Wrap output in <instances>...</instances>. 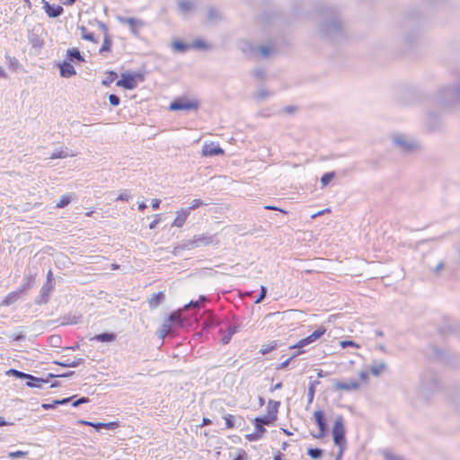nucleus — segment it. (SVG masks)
Segmentation results:
<instances>
[{
	"label": "nucleus",
	"mask_w": 460,
	"mask_h": 460,
	"mask_svg": "<svg viewBox=\"0 0 460 460\" xmlns=\"http://www.w3.org/2000/svg\"><path fill=\"white\" fill-rule=\"evenodd\" d=\"M219 243L220 240L217 234L202 233L200 234H195L190 240H189L186 247L191 249L208 245L217 246Z\"/></svg>",
	"instance_id": "f257e3e1"
},
{
	"label": "nucleus",
	"mask_w": 460,
	"mask_h": 460,
	"mask_svg": "<svg viewBox=\"0 0 460 460\" xmlns=\"http://www.w3.org/2000/svg\"><path fill=\"white\" fill-rule=\"evenodd\" d=\"M144 81L145 75L143 73H123L121 78L116 82V85L127 90H133L137 87L138 83Z\"/></svg>",
	"instance_id": "f03ea898"
},
{
	"label": "nucleus",
	"mask_w": 460,
	"mask_h": 460,
	"mask_svg": "<svg viewBox=\"0 0 460 460\" xmlns=\"http://www.w3.org/2000/svg\"><path fill=\"white\" fill-rule=\"evenodd\" d=\"M321 34L330 40H335L341 35V24L337 17L324 22L321 26Z\"/></svg>",
	"instance_id": "7ed1b4c3"
},
{
	"label": "nucleus",
	"mask_w": 460,
	"mask_h": 460,
	"mask_svg": "<svg viewBox=\"0 0 460 460\" xmlns=\"http://www.w3.org/2000/svg\"><path fill=\"white\" fill-rule=\"evenodd\" d=\"M333 442L340 448L345 447V427L344 419L341 415L336 417L332 429Z\"/></svg>",
	"instance_id": "20e7f679"
},
{
	"label": "nucleus",
	"mask_w": 460,
	"mask_h": 460,
	"mask_svg": "<svg viewBox=\"0 0 460 460\" xmlns=\"http://www.w3.org/2000/svg\"><path fill=\"white\" fill-rule=\"evenodd\" d=\"M242 50L252 55L260 54L263 58H268L274 51L271 46H253L250 42H244Z\"/></svg>",
	"instance_id": "39448f33"
},
{
	"label": "nucleus",
	"mask_w": 460,
	"mask_h": 460,
	"mask_svg": "<svg viewBox=\"0 0 460 460\" xmlns=\"http://www.w3.org/2000/svg\"><path fill=\"white\" fill-rule=\"evenodd\" d=\"M199 108V102L196 100L176 99L170 104L171 111H190Z\"/></svg>",
	"instance_id": "423d86ee"
},
{
	"label": "nucleus",
	"mask_w": 460,
	"mask_h": 460,
	"mask_svg": "<svg viewBox=\"0 0 460 460\" xmlns=\"http://www.w3.org/2000/svg\"><path fill=\"white\" fill-rule=\"evenodd\" d=\"M326 332V329L323 326L319 327L316 331H314L312 334L300 340L296 344L290 347V349H301L308 344L315 341L320 339Z\"/></svg>",
	"instance_id": "0eeeda50"
},
{
	"label": "nucleus",
	"mask_w": 460,
	"mask_h": 460,
	"mask_svg": "<svg viewBox=\"0 0 460 460\" xmlns=\"http://www.w3.org/2000/svg\"><path fill=\"white\" fill-rule=\"evenodd\" d=\"M43 29L40 26H35L29 31L28 40L32 48L40 49L44 45V40L41 37Z\"/></svg>",
	"instance_id": "6e6552de"
},
{
	"label": "nucleus",
	"mask_w": 460,
	"mask_h": 460,
	"mask_svg": "<svg viewBox=\"0 0 460 460\" xmlns=\"http://www.w3.org/2000/svg\"><path fill=\"white\" fill-rule=\"evenodd\" d=\"M53 289V281L48 278L44 285L41 287L40 295L35 298L36 305H44L49 301L50 292Z\"/></svg>",
	"instance_id": "1a4fd4ad"
},
{
	"label": "nucleus",
	"mask_w": 460,
	"mask_h": 460,
	"mask_svg": "<svg viewBox=\"0 0 460 460\" xmlns=\"http://www.w3.org/2000/svg\"><path fill=\"white\" fill-rule=\"evenodd\" d=\"M55 376H57L52 373L48 374L46 378L37 377L29 374L26 385L31 388L43 389L44 385H48L49 383V380Z\"/></svg>",
	"instance_id": "9d476101"
},
{
	"label": "nucleus",
	"mask_w": 460,
	"mask_h": 460,
	"mask_svg": "<svg viewBox=\"0 0 460 460\" xmlns=\"http://www.w3.org/2000/svg\"><path fill=\"white\" fill-rule=\"evenodd\" d=\"M443 101L446 104H452L460 102V84L454 88H447L441 92Z\"/></svg>",
	"instance_id": "9b49d317"
},
{
	"label": "nucleus",
	"mask_w": 460,
	"mask_h": 460,
	"mask_svg": "<svg viewBox=\"0 0 460 460\" xmlns=\"http://www.w3.org/2000/svg\"><path fill=\"white\" fill-rule=\"evenodd\" d=\"M393 141L403 152H410L417 146L413 141L408 140L402 135L394 136Z\"/></svg>",
	"instance_id": "f8f14e48"
},
{
	"label": "nucleus",
	"mask_w": 460,
	"mask_h": 460,
	"mask_svg": "<svg viewBox=\"0 0 460 460\" xmlns=\"http://www.w3.org/2000/svg\"><path fill=\"white\" fill-rule=\"evenodd\" d=\"M201 154L203 156L211 157L224 154V150L215 143L205 144L202 146Z\"/></svg>",
	"instance_id": "ddd939ff"
},
{
	"label": "nucleus",
	"mask_w": 460,
	"mask_h": 460,
	"mask_svg": "<svg viewBox=\"0 0 460 460\" xmlns=\"http://www.w3.org/2000/svg\"><path fill=\"white\" fill-rule=\"evenodd\" d=\"M314 416L315 422L318 425L319 430H320L317 435H314V437L316 438H322L325 436L326 428H327L325 420H324V413L323 411H314Z\"/></svg>",
	"instance_id": "4468645a"
},
{
	"label": "nucleus",
	"mask_w": 460,
	"mask_h": 460,
	"mask_svg": "<svg viewBox=\"0 0 460 460\" xmlns=\"http://www.w3.org/2000/svg\"><path fill=\"white\" fill-rule=\"evenodd\" d=\"M41 2L43 4V9L50 18H57L60 16L64 12V9L61 5H52L46 0H41Z\"/></svg>",
	"instance_id": "2eb2a0df"
},
{
	"label": "nucleus",
	"mask_w": 460,
	"mask_h": 460,
	"mask_svg": "<svg viewBox=\"0 0 460 460\" xmlns=\"http://www.w3.org/2000/svg\"><path fill=\"white\" fill-rule=\"evenodd\" d=\"M66 60L70 63H84L85 61L84 56L81 54L78 49L71 48L66 50Z\"/></svg>",
	"instance_id": "dca6fc26"
},
{
	"label": "nucleus",
	"mask_w": 460,
	"mask_h": 460,
	"mask_svg": "<svg viewBox=\"0 0 460 460\" xmlns=\"http://www.w3.org/2000/svg\"><path fill=\"white\" fill-rule=\"evenodd\" d=\"M58 67L60 75L62 77L69 78L76 74L75 66L72 65V63L68 62L66 59H64L63 62L58 64Z\"/></svg>",
	"instance_id": "f3484780"
},
{
	"label": "nucleus",
	"mask_w": 460,
	"mask_h": 460,
	"mask_svg": "<svg viewBox=\"0 0 460 460\" xmlns=\"http://www.w3.org/2000/svg\"><path fill=\"white\" fill-rule=\"evenodd\" d=\"M119 21L123 24H128L134 34L137 33V28L144 26V22L140 19L134 17H119Z\"/></svg>",
	"instance_id": "a211bd4d"
},
{
	"label": "nucleus",
	"mask_w": 460,
	"mask_h": 460,
	"mask_svg": "<svg viewBox=\"0 0 460 460\" xmlns=\"http://www.w3.org/2000/svg\"><path fill=\"white\" fill-rule=\"evenodd\" d=\"M167 320L172 323V326L174 329H179L184 326V322L186 318L182 317L181 311L179 310L172 313Z\"/></svg>",
	"instance_id": "6ab92c4d"
},
{
	"label": "nucleus",
	"mask_w": 460,
	"mask_h": 460,
	"mask_svg": "<svg viewBox=\"0 0 460 460\" xmlns=\"http://www.w3.org/2000/svg\"><path fill=\"white\" fill-rule=\"evenodd\" d=\"M277 419L266 414L262 417H257L254 419V426L258 428L261 431H266L264 425H270L273 423Z\"/></svg>",
	"instance_id": "aec40b11"
},
{
	"label": "nucleus",
	"mask_w": 460,
	"mask_h": 460,
	"mask_svg": "<svg viewBox=\"0 0 460 460\" xmlns=\"http://www.w3.org/2000/svg\"><path fill=\"white\" fill-rule=\"evenodd\" d=\"M101 26L104 32V40H103L102 45L99 49V53L101 55H103L105 52H109L111 50V47L112 45V40L108 34V28L106 27V25L102 23Z\"/></svg>",
	"instance_id": "412c9836"
},
{
	"label": "nucleus",
	"mask_w": 460,
	"mask_h": 460,
	"mask_svg": "<svg viewBox=\"0 0 460 460\" xmlns=\"http://www.w3.org/2000/svg\"><path fill=\"white\" fill-rule=\"evenodd\" d=\"M190 216L189 211L186 208H181L176 212V217L173 220L172 226L181 227L186 222Z\"/></svg>",
	"instance_id": "4be33fe9"
},
{
	"label": "nucleus",
	"mask_w": 460,
	"mask_h": 460,
	"mask_svg": "<svg viewBox=\"0 0 460 460\" xmlns=\"http://www.w3.org/2000/svg\"><path fill=\"white\" fill-rule=\"evenodd\" d=\"M334 386L337 390H345V391H350V390H357L359 388V384L356 380H352L350 382H336L334 384Z\"/></svg>",
	"instance_id": "5701e85b"
},
{
	"label": "nucleus",
	"mask_w": 460,
	"mask_h": 460,
	"mask_svg": "<svg viewBox=\"0 0 460 460\" xmlns=\"http://www.w3.org/2000/svg\"><path fill=\"white\" fill-rule=\"evenodd\" d=\"M82 361H83V358H60V360L55 361V363L61 367H77Z\"/></svg>",
	"instance_id": "b1692460"
},
{
	"label": "nucleus",
	"mask_w": 460,
	"mask_h": 460,
	"mask_svg": "<svg viewBox=\"0 0 460 460\" xmlns=\"http://www.w3.org/2000/svg\"><path fill=\"white\" fill-rule=\"evenodd\" d=\"M34 283H35L34 276L31 274H29L25 277L24 283L19 288L14 290V292H17L18 296H21V295L22 293H24L26 290H29L30 288H31V287L34 285Z\"/></svg>",
	"instance_id": "393cba45"
},
{
	"label": "nucleus",
	"mask_w": 460,
	"mask_h": 460,
	"mask_svg": "<svg viewBox=\"0 0 460 460\" xmlns=\"http://www.w3.org/2000/svg\"><path fill=\"white\" fill-rule=\"evenodd\" d=\"M178 7L182 14H188L195 8V4L189 0H181L178 2Z\"/></svg>",
	"instance_id": "a878e982"
},
{
	"label": "nucleus",
	"mask_w": 460,
	"mask_h": 460,
	"mask_svg": "<svg viewBox=\"0 0 460 460\" xmlns=\"http://www.w3.org/2000/svg\"><path fill=\"white\" fill-rule=\"evenodd\" d=\"M165 299V295L164 292H158L154 294L153 296L148 300L149 306L151 308H156L159 305H161Z\"/></svg>",
	"instance_id": "bb28decb"
},
{
	"label": "nucleus",
	"mask_w": 460,
	"mask_h": 460,
	"mask_svg": "<svg viewBox=\"0 0 460 460\" xmlns=\"http://www.w3.org/2000/svg\"><path fill=\"white\" fill-rule=\"evenodd\" d=\"M280 402L270 400L267 405V414L277 419Z\"/></svg>",
	"instance_id": "cd10ccee"
},
{
	"label": "nucleus",
	"mask_w": 460,
	"mask_h": 460,
	"mask_svg": "<svg viewBox=\"0 0 460 460\" xmlns=\"http://www.w3.org/2000/svg\"><path fill=\"white\" fill-rule=\"evenodd\" d=\"M91 341H96L100 342H111L116 340V335L113 333H102L95 335L90 339Z\"/></svg>",
	"instance_id": "c85d7f7f"
},
{
	"label": "nucleus",
	"mask_w": 460,
	"mask_h": 460,
	"mask_svg": "<svg viewBox=\"0 0 460 460\" xmlns=\"http://www.w3.org/2000/svg\"><path fill=\"white\" fill-rule=\"evenodd\" d=\"M174 328L172 326V323L166 320L159 331V337L164 339L167 335L172 334Z\"/></svg>",
	"instance_id": "c756f323"
},
{
	"label": "nucleus",
	"mask_w": 460,
	"mask_h": 460,
	"mask_svg": "<svg viewBox=\"0 0 460 460\" xmlns=\"http://www.w3.org/2000/svg\"><path fill=\"white\" fill-rule=\"evenodd\" d=\"M19 298H20V296H18L17 292H14V291L10 292L7 296H5L4 297L0 305H4V306L11 305L14 304L16 301H18Z\"/></svg>",
	"instance_id": "7c9ffc66"
},
{
	"label": "nucleus",
	"mask_w": 460,
	"mask_h": 460,
	"mask_svg": "<svg viewBox=\"0 0 460 460\" xmlns=\"http://www.w3.org/2000/svg\"><path fill=\"white\" fill-rule=\"evenodd\" d=\"M238 332V326L236 325H229L226 329V333L222 338V342L224 344H227L232 336Z\"/></svg>",
	"instance_id": "2f4dec72"
},
{
	"label": "nucleus",
	"mask_w": 460,
	"mask_h": 460,
	"mask_svg": "<svg viewBox=\"0 0 460 460\" xmlns=\"http://www.w3.org/2000/svg\"><path fill=\"white\" fill-rule=\"evenodd\" d=\"M319 384H320V382L317 380L312 381L309 383L308 391H307V400H308L309 404L312 403L314 401V394H315V387Z\"/></svg>",
	"instance_id": "473e14b6"
},
{
	"label": "nucleus",
	"mask_w": 460,
	"mask_h": 460,
	"mask_svg": "<svg viewBox=\"0 0 460 460\" xmlns=\"http://www.w3.org/2000/svg\"><path fill=\"white\" fill-rule=\"evenodd\" d=\"M118 78V74L114 71H108L105 74V77L102 79V84L105 86H109Z\"/></svg>",
	"instance_id": "72a5a7b5"
},
{
	"label": "nucleus",
	"mask_w": 460,
	"mask_h": 460,
	"mask_svg": "<svg viewBox=\"0 0 460 460\" xmlns=\"http://www.w3.org/2000/svg\"><path fill=\"white\" fill-rule=\"evenodd\" d=\"M385 368H386L385 363L379 362V363L373 364L370 367V371L374 376H378Z\"/></svg>",
	"instance_id": "f704fd0d"
},
{
	"label": "nucleus",
	"mask_w": 460,
	"mask_h": 460,
	"mask_svg": "<svg viewBox=\"0 0 460 460\" xmlns=\"http://www.w3.org/2000/svg\"><path fill=\"white\" fill-rule=\"evenodd\" d=\"M5 374L10 376H14L19 379H26V380L29 376V374L22 372V371L14 369V368H10L9 370L6 371Z\"/></svg>",
	"instance_id": "c9c22d12"
},
{
	"label": "nucleus",
	"mask_w": 460,
	"mask_h": 460,
	"mask_svg": "<svg viewBox=\"0 0 460 460\" xmlns=\"http://www.w3.org/2000/svg\"><path fill=\"white\" fill-rule=\"evenodd\" d=\"M266 431H261L258 428H255V431L245 436L248 441H257L263 437Z\"/></svg>",
	"instance_id": "e433bc0d"
},
{
	"label": "nucleus",
	"mask_w": 460,
	"mask_h": 460,
	"mask_svg": "<svg viewBox=\"0 0 460 460\" xmlns=\"http://www.w3.org/2000/svg\"><path fill=\"white\" fill-rule=\"evenodd\" d=\"M208 299L206 296H201L199 300L197 301H190L188 305L184 306V309L188 308H198L199 309L203 303L206 302Z\"/></svg>",
	"instance_id": "4c0bfd02"
},
{
	"label": "nucleus",
	"mask_w": 460,
	"mask_h": 460,
	"mask_svg": "<svg viewBox=\"0 0 460 460\" xmlns=\"http://www.w3.org/2000/svg\"><path fill=\"white\" fill-rule=\"evenodd\" d=\"M208 204L207 203H204L201 199H193L190 206L188 207V208H185L189 213L190 214V212L199 207H202V206H207Z\"/></svg>",
	"instance_id": "58836bf2"
},
{
	"label": "nucleus",
	"mask_w": 460,
	"mask_h": 460,
	"mask_svg": "<svg viewBox=\"0 0 460 460\" xmlns=\"http://www.w3.org/2000/svg\"><path fill=\"white\" fill-rule=\"evenodd\" d=\"M102 261H104L106 264H108L104 257L100 255H88V264H98Z\"/></svg>",
	"instance_id": "ea45409f"
},
{
	"label": "nucleus",
	"mask_w": 460,
	"mask_h": 460,
	"mask_svg": "<svg viewBox=\"0 0 460 460\" xmlns=\"http://www.w3.org/2000/svg\"><path fill=\"white\" fill-rule=\"evenodd\" d=\"M335 176L334 172H327L323 174L321 178V183L324 187L326 186Z\"/></svg>",
	"instance_id": "a19ab883"
},
{
	"label": "nucleus",
	"mask_w": 460,
	"mask_h": 460,
	"mask_svg": "<svg viewBox=\"0 0 460 460\" xmlns=\"http://www.w3.org/2000/svg\"><path fill=\"white\" fill-rule=\"evenodd\" d=\"M383 456L385 460H404L402 456L394 455L389 450H385Z\"/></svg>",
	"instance_id": "79ce46f5"
},
{
	"label": "nucleus",
	"mask_w": 460,
	"mask_h": 460,
	"mask_svg": "<svg viewBox=\"0 0 460 460\" xmlns=\"http://www.w3.org/2000/svg\"><path fill=\"white\" fill-rule=\"evenodd\" d=\"M70 198L67 195H63L60 199L57 202V208H65L70 203Z\"/></svg>",
	"instance_id": "37998d69"
},
{
	"label": "nucleus",
	"mask_w": 460,
	"mask_h": 460,
	"mask_svg": "<svg viewBox=\"0 0 460 460\" xmlns=\"http://www.w3.org/2000/svg\"><path fill=\"white\" fill-rule=\"evenodd\" d=\"M172 47L174 49L179 50L181 52L186 51L189 48L187 44L178 40L172 43Z\"/></svg>",
	"instance_id": "c03bdc74"
},
{
	"label": "nucleus",
	"mask_w": 460,
	"mask_h": 460,
	"mask_svg": "<svg viewBox=\"0 0 460 460\" xmlns=\"http://www.w3.org/2000/svg\"><path fill=\"white\" fill-rule=\"evenodd\" d=\"M226 420V426L227 429H233L234 427L235 417L231 414H227L224 417Z\"/></svg>",
	"instance_id": "a18cd8bd"
},
{
	"label": "nucleus",
	"mask_w": 460,
	"mask_h": 460,
	"mask_svg": "<svg viewBox=\"0 0 460 460\" xmlns=\"http://www.w3.org/2000/svg\"><path fill=\"white\" fill-rule=\"evenodd\" d=\"M307 454L312 458H319L323 455V450L319 448H309Z\"/></svg>",
	"instance_id": "49530a36"
},
{
	"label": "nucleus",
	"mask_w": 460,
	"mask_h": 460,
	"mask_svg": "<svg viewBox=\"0 0 460 460\" xmlns=\"http://www.w3.org/2000/svg\"><path fill=\"white\" fill-rule=\"evenodd\" d=\"M271 94L272 93L270 92H269L268 90H266L264 88H261L258 91L257 99L258 100H264V99L270 97Z\"/></svg>",
	"instance_id": "de8ad7c7"
},
{
	"label": "nucleus",
	"mask_w": 460,
	"mask_h": 460,
	"mask_svg": "<svg viewBox=\"0 0 460 460\" xmlns=\"http://www.w3.org/2000/svg\"><path fill=\"white\" fill-rule=\"evenodd\" d=\"M67 156V153L66 151H55L49 155V159H58V158H65Z\"/></svg>",
	"instance_id": "09e8293b"
},
{
	"label": "nucleus",
	"mask_w": 460,
	"mask_h": 460,
	"mask_svg": "<svg viewBox=\"0 0 460 460\" xmlns=\"http://www.w3.org/2000/svg\"><path fill=\"white\" fill-rule=\"evenodd\" d=\"M131 199V195L129 193L128 190H124L122 193H120L116 200H120V201H128L129 199Z\"/></svg>",
	"instance_id": "8fccbe9b"
},
{
	"label": "nucleus",
	"mask_w": 460,
	"mask_h": 460,
	"mask_svg": "<svg viewBox=\"0 0 460 460\" xmlns=\"http://www.w3.org/2000/svg\"><path fill=\"white\" fill-rule=\"evenodd\" d=\"M109 102H110L111 106H118L120 103V99L116 94H110Z\"/></svg>",
	"instance_id": "3c124183"
},
{
	"label": "nucleus",
	"mask_w": 460,
	"mask_h": 460,
	"mask_svg": "<svg viewBox=\"0 0 460 460\" xmlns=\"http://www.w3.org/2000/svg\"><path fill=\"white\" fill-rule=\"evenodd\" d=\"M28 455V452L26 451H15L9 453L8 456L10 458H19V457H24Z\"/></svg>",
	"instance_id": "603ef678"
},
{
	"label": "nucleus",
	"mask_w": 460,
	"mask_h": 460,
	"mask_svg": "<svg viewBox=\"0 0 460 460\" xmlns=\"http://www.w3.org/2000/svg\"><path fill=\"white\" fill-rule=\"evenodd\" d=\"M301 352H297V353H295L293 354L291 357H289L287 360L283 361L278 367L277 369H283L285 367H287L289 364V362L294 358H296L298 354H300Z\"/></svg>",
	"instance_id": "864d4df0"
},
{
	"label": "nucleus",
	"mask_w": 460,
	"mask_h": 460,
	"mask_svg": "<svg viewBox=\"0 0 460 460\" xmlns=\"http://www.w3.org/2000/svg\"><path fill=\"white\" fill-rule=\"evenodd\" d=\"M267 294V288L264 286L261 287V293L259 294V296L255 299V304L261 303Z\"/></svg>",
	"instance_id": "5fc2aeb1"
},
{
	"label": "nucleus",
	"mask_w": 460,
	"mask_h": 460,
	"mask_svg": "<svg viewBox=\"0 0 460 460\" xmlns=\"http://www.w3.org/2000/svg\"><path fill=\"white\" fill-rule=\"evenodd\" d=\"M276 347H277V343H276V341H274V344H270V345H267V346L263 347L261 349V352L263 355L268 354L270 351H272Z\"/></svg>",
	"instance_id": "6e6d98bb"
},
{
	"label": "nucleus",
	"mask_w": 460,
	"mask_h": 460,
	"mask_svg": "<svg viewBox=\"0 0 460 460\" xmlns=\"http://www.w3.org/2000/svg\"><path fill=\"white\" fill-rule=\"evenodd\" d=\"M253 75L258 80H263L265 78V72L262 68L255 69Z\"/></svg>",
	"instance_id": "4d7b16f0"
},
{
	"label": "nucleus",
	"mask_w": 460,
	"mask_h": 460,
	"mask_svg": "<svg viewBox=\"0 0 460 460\" xmlns=\"http://www.w3.org/2000/svg\"><path fill=\"white\" fill-rule=\"evenodd\" d=\"M193 47L196 49H208L207 43L201 40H196L193 42Z\"/></svg>",
	"instance_id": "13d9d810"
},
{
	"label": "nucleus",
	"mask_w": 460,
	"mask_h": 460,
	"mask_svg": "<svg viewBox=\"0 0 460 460\" xmlns=\"http://www.w3.org/2000/svg\"><path fill=\"white\" fill-rule=\"evenodd\" d=\"M218 17V12L217 10L214 9V8H211L208 10V19L209 21H212V20H215Z\"/></svg>",
	"instance_id": "bf43d9fd"
},
{
	"label": "nucleus",
	"mask_w": 460,
	"mask_h": 460,
	"mask_svg": "<svg viewBox=\"0 0 460 460\" xmlns=\"http://www.w3.org/2000/svg\"><path fill=\"white\" fill-rule=\"evenodd\" d=\"M104 426V422H91L88 421V427H93L96 429V431H100Z\"/></svg>",
	"instance_id": "052dcab7"
},
{
	"label": "nucleus",
	"mask_w": 460,
	"mask_h": 460,
	"mask_svg": "<svg viewBox=\"0 0 460 460\" xmlns=\"http://www.w3.org/2000/svg\"><path fill=\"white\" fill-rule=\"evenodd\" d=\"M341 347L343 348V349L347 348V347H356V348H358V345L356 344L352 341H341Z\"/></svg>",
	"instance_id": "680f3d73"
},
{
	"label": "nucleus",
	"mask_w": 460,
	"mask_h": 460,
	"mask_svg": "<svg viewBox=\"0 0 460 460\" xmlns=\"http://www.w3.org/2000/svg\"><path fill=\"white\" fill-rule=\"evenodd\" d=\"M73 398H74V396L64 398V399H61V400H55L54 401V404L64 405V404H66L69 402H71L73 400Z\"/></svg>",
	"instance_id": "e2e57ef3"
},
{
	"label": "nucleus",
	"mask_w": 460,
	"mask_h": 460,
	"mask_svg": "<svg viewBox=\"0 0 460 460\" xmlns=\"http://www.w3.org/2000/svg\"><path fill=\"white\" fill-rule=\"evenodd\" d=\"M118 427H119V423L115 422V421L104 423V426H103L104 429H110V430L116 429Z\"/></svg>",
	"instance_id": "0e129e2a"
},
{
	"label": "nucleus",
	"mask_w": 460,
	"mask_h": 460,
	"mask_svg": "<svg viewBox=\"0 0 460 460\" xmlns=\"http://www.w3.org/2000/svg\"><path fill=\"white\" fill-rule=\"evenodd\" d=\"M247 459V453L244 450H240L237 456L234 460H245Z\"/></svg>",
	"instance_id": "69168bd1"
},
{
	"label": "nucleus",
	"mask_w": 460,
	"mask_h": 460,
	"mask_svg": "<svg viewBox=\"0 0 460 460\" xmlns=\"http://www.w3.org/2000/svg\"><path fill=\"white\" fill-rule=\"evenodd\" d=\"M85 402H86V397H81V398H79V399H77V400L74 401V402H72V406H73V407H77L78 405L83 404V403H85Z\"/></svg>",
	"instance_id": "338daca9"
},
{
	"label": "nucleus",
	"mask_w": 460,
	"mask_h": 460,
	"mask_svg": "<svg viewBox=\"0 0 460 460\" xmlns=\"http://www.w3.org/2000/svg\"><path fill=\"white\" fill-rule=\"evenodd\" d=\"M159 216H160V215H156V216H155V217H156V218H155V220H153V221L149 224V229H155V228L157 226V225H158V223H159V221H160V219L158 218V217H159Z\"/></svg>",
	"instance_id": "774afa93"
}]
</instances>
